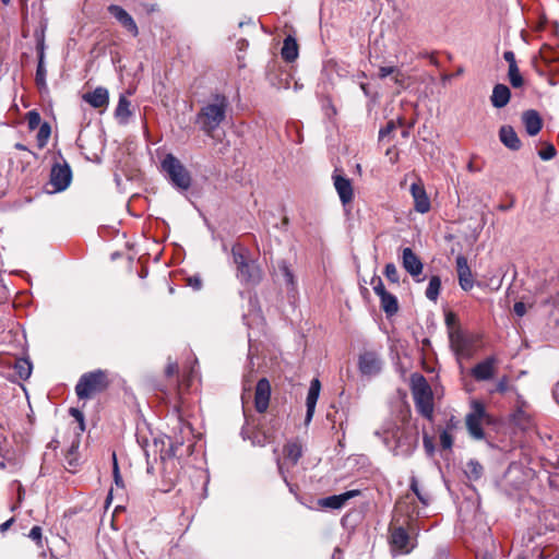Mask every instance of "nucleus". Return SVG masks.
I'll return each instance as SVG.
<instances>
[{
  "label": "nucleus",
  "mask_w": 559,
  "mask_h": 559,
  "mask_svg": "<svg viewBox=\"0 0 559 559\" xmlns=\"http://www.w3.org/2000/svg\"><path fill=\"white\" fill-rule=\"evenodd\" d=\"M374 435L381 438L384 445L396 456H409L418 443L416 432L393 420L384 421L381 428L374 431Z\"/></svg>",
  "instance_id": "obj_1"
},
{
  "label": "nucleus",
  "mask_w": 559,
  "mask_h": 559,
  "mask_svg": "<svg viewBox=\"0 0 559 559\" xmlns=\"http://www.w3.org/2000/svg\"><path fill=\"white\" fill-rule=\"evenodd\" d=\"M231 254L238 281L245 285H258L262 281L263 274L250 251L240 243H235L231 248Z\"/></svg>",
  "instance_id": "obj_2"
},
{
  "label": "nucleus",
  "mask_w": 559,
  "mask_h": 559,
  "mask_svg": "<svg viewBox=\"0 0 559 559\" xmlns=\"http://www.w3.org/2000/svg\"><path fill=\"white\" fill-rule=\"evenodd\" d=\"M160 171L170 186L178 192L185 193L192 186V177L186 166L174 154L168 153L160 160Z\"/></svg>",
  "instance_id": "obj_3"
},
{
  "label": "nucleus",
  "mask_w": 559,
  "mask_h": 559,
  "mask_svg": "<svg viewBox=\"0 0 559 559\" xmlns=\"http://www.w3.org/2000/svg\"><path fill=\"white\" fill-rule=\"evenodd\" d=\"M108 385L106 371L97 369L81 376L75 385V393L80 400H86L96 393L103 392Z\"/></svg>",
  "instance_id": "obj_4"
},
{
  "label": "nucleus",
  "mask_w": 559,
  "mask_h": 559,
  "mask_svg": "<svg viewBox=\"0 0 559 559\" xmlns=\"http://www.w3.org/2000/svg\"><path fill=\"white\" fill-rule=\"evenodd\" d=\"M483 423H490V416L480 401L473 400L471 411L465 417L467 431L473 439L483 440L485 438Z\"/></svg>",
  "instance_id": "obj_5"
},
{
  "label": "nucleus",
  "mask_w": 559,
  "mask_h": 559,
  "mask_svg": "<svg viewBox=\"0 0 559 559\" xmlns=\"http://www.w3.org/2000/svg\"><path fill=\"white\" fill-rule=\"evenodd\" d=\"M226 107H201L200 112L197 115L195 123L207 135L212 136L214 130L225 119Z\"/></svg>",
  "instance_id": "obj_6"
},
{
  "label": "nucleus",
  "mask_w": 559,
  "mask_h": 559,
  "mask_svg": "<svg viewBox=\"0 0 559 559\" xmlns=\"http://www.w3.org/2000/svg\"><path fill=\"white\" fill-rule=\"evenodd\" d=\"M389 532V544L393 556L407 555L416 547L415 540L403 526H391Z\"/></svg>",
  "instance_id": "obj_7"
},
{
  "label": "nucleus",
  "mask_w": 559,
  "mask_h": 559,
  "mask_svg": "<svg viewBox=\"0 0 559 559\" xmlns=\"http://www.w3.org/2000/svg\"><path fill=\"white\" fill-rule=\"evenodd\" d=\"M332 180L342 204L346 205L350 203L354 198V189L350 179L344 176L342 170L335 168L332 174Z\"/></svg>",
  "instance_id": "obj_8"
},
{
  "label": "nucleus",
  "mask_w": 559,
  "mask_h": 559,
  "mask_svg": "<svg viewBox=\"0 0 559 559\" xmlns=\"http://www.w3.org/2000/svg\"><path fill=\"white\" fill-rule=\"evenodd\" d=\"M72 180V170L67 163L56 164L50 171V183L53 186L55 191L60 192L66 190Z\"/></svg>",
  "instance_id": "obj_9"
},
{
  "label": "nucleus",
  "mask_w": 559,
  "mask_h": 559,
  "mask_svg": "<svg viewBox=\"0 0 559 559\" xmlns=\"http://www.w3.org/2000/svg\"><path fill=\"white\" fill-rule=\"evenodd\" d=\"M359 370L364 376L373 377L380 373L382 361L374 352H365L359 356Z\"/></svg>",
  "instance_id": "obj_10"
},
{
  "label": "nucleus",
  "mask_w": 559,
  "mask_h": 559,
  "mask_svg": "<svg viewBox=\"0 0 559 559\" xmlns=\"http://www.w3.org/2000/svg\"><path fill=\"white\" fill-rule=\"evenodd\" d=\"M455 264L460 287L465 292L471 290L474 287V277L468 266L467 259L460 254L455 259Z\"/></svg>",
  "instance_id": "obj_11"
},
{
  "label": "nucleus",
  "mask_w": 559,
  "mask_h": 559,
  "mask_svg": "<svg viewBox=\"0 0 559 559\" xmlns=\"http://www.w3.org/2000/svg\"><path fill=\"white\" fill-rule=\"evenodd\" d=\"M497 362L498 360L495 356H488L472 368L471 374L476 381L490 380L495 374V367Z\"/></svg>",
  "instance_id": "obj_12"
},
{
  "label": "nucleus",
  "mask_w": 559,
  "mask_h": 559,
  "mask_svg": "<svg viewBox=\"0 0 559 559\" xmlns=\"http://www.w3.org/2000/svg\"><path fill=\"white\" fill-rule=\"evenodd\" d=\"M411 194L414 199V209L416 212L425 214L430 211V200L421 182L412 183Z\"/></svg>",
  "instance_id": "obj_13"
},
{
  "label": "nucleus",
  "mask_w": 559,
  "mask_h": 559,
  "mask_svg": "<svg viewBox=\"0 0 559 559\" xmlns=\"http://www.w3.org/2000/svg\"><path fill=\"white\" fill-rule=\"evenodd\" d=\"M271 385L266 378H262L255 385L254 406L257 412L264 413L270 403Z\"/></svg>",
  "instance_id": "obj_14"
},
{
  "label": "nucleus",
  "mask_w": 559,
  "mask_h": 559,
  "mask_svg": "<svg viewBox=\"0 0 559 559\" xmlns=\"http://www.w3.org/2000/svg\"><path fill=\"white\" fill-rule=\"evenodd\" d=\"M360 495V490L352 489L340 495H333L319 500V506L322 508L338 510L345 506V503Z\"/></svg>",
  "instance_id": "obj_15"
},
{
  "label": "nucleus",
  "mask_w": 559,
  "mask_h": 559,
  "mask_svg": "<svg viewBox=\"0 0 559 559\" xmlns=\"http://www.w3.org/2000/svg\"><path fill=\"white\" fill-rule=\"evenodd\" d=\"M108 12L133 36L139 34V28L133 17L120 5L111 4L108 7Z\"/></svg>",
  "instance_id": "obj_16"
},
{
  "label": "nucleus",
  "mask_w": 559,
  "mask_h": 559,
  "mask_svg": "<svg viewBox=\"0 0 559 559\" xmlns=\"http://www.w3.org/2000/svg\"><path fill=\"white\" fill-rule=\"evenodd\" d=\"M321 390V383L319 379L314 378L310 382V386L308 390L307 399H306V417H305V424L308 425L313 417L316 405L320 395Z\"/></svg>",
  "instance_id": "obj_17"
},
{
  "label": "nucleus",
  "mask_w": 559,
  "mask_h": 559,
  "mask_svg": "<svg viewBox=\"0 0 559 559\" xmlns=\"http://www.w3.org/2000/svg\"><path fill=\"white\" fill-rule=\"evenodd\" d=\"M450 346L455 352L456 355H465L471 346V341L466 336L465 332L462 328L456 330H452L448 333Z\"/></svg>",
  "instance_id": "obj_18"
},
{
  "label": "nucleus",
  "mask_w": 559,
  "mask_h": 559,
  "mask_svg": "<svg viewBox=\"0 0 559 559\" xmlns=\"http://www.w3.org/2000/svg\"><path fill=\"white\" fill-rule=\"evenodd\" d=\"M411 389L414 400L432 396L431 388L421 373L415 372L411 376Z\"/></svg>",
  "instance_id": "obj_19"
},
{
  "label": "nucleus",
  "mask_w": 559,
  "mask_h": 559,
  "mask_svg": "<svg viewBox=\"0 0 559 559\" xmlns=\"http://www.w3.org/2000/svg\"><path fill=\"white\" fill-rule=\"evenodd\" d=\"M522 123L530 136L537 135L543 128V119L535 109H528L522 114Z\"/></svg>",
  "instance_id": "obj_20"
},
{
  "label": "nucleus",
  "mask_w": 559,
  "mask_h": 559,
  "mask_svg": "<svg viewBox=\"0 0 559 559\" xmlns=\"http://www.w3.org/2000/svg\"><path fill=\"white\" fill-rule=\"evenodd\" d=\"M277 269L286 286L288 298H295L297 294V281L293 270L285 260L278 262Z\"/></svg>",
  "instance_id": "obj_21"
},
{
  "label": "nucleus",
  "mask_w": 559,
  "mask_h": 559,
  "mask_svg": "<svg viewBox=\"0 0 559 559\" xmlns=\"http://www.w3.org/2000/svg\"><path fill=\"white\" fill-rule=\"evenodd\" d=\"M403 267L412 275L418 276L423 272V262L411 248H404L402 254Z\"/></svg>",
  "instance_id": "obj_22"
},
{
  "label": "nucleus",
  "mask_w": 559,
  "mask_h": 559,
  "mask_svg": "<svg viewBox=\"0 0 559 559\" xmlns=\"http://www.w3.org/2000/svg\"><path fill=\"white\" fill-rule=\"evenodd\" d=\"M499 140L511 151H519L522 147V142L511 126L506 124L499 129Z\"/></svg>",
  "instance_id": "obj_23"
},
{
  "label": "nucleus",
  "mask_w": 559,
  "mask_h": 559,
  "mask_svg": "<svg viewBox=\"0 0 559 559\" xmlns=\"http://www.w3.org/2000/svg\"><path fill=\"white\" fill-rule=\"evenodd\" d=\"M37 53H38V64L36 70V83L38 85L45 84L46 78V69L44 66V57H45V39L44 35L38 37L37 39Z\"/></svg>",
  "instance_id": "obj_24"
},
{
  "label": "nucleus",
  "mask_w": 559,
  "mask_h": 559,
  "mask_svg": "<svg viewBox=\"0 0 559 559\" xmlns=\"http://www.w3.org/2000/svg\"><path fill=\"white\" fill-rule=\"evenodd\" d=\"M83 100L88 105H108L109 94L107 88L97 87L93 92L85 93Z\"/></svg>",
  "instance_id": "obj_25"
},
{
  "label": "nucleus",
  "mask_w": 559,
  "mask_h": 559,
  "mask_svg": "<svg viewBox=\"0 0 559 559\" xmlns=\"http://www.w3.org/2000/svg\"><path fill=\"white\" fill-rule=\"evenodd\" d=\"M282 58L287 62H293L298 57V44L292 36H287L284 39L282 51Z\"/></svg>",
  "instance_id": "obj_26"
},
{
  "label": "nucleus",
  "mask_w": 559,
  "mask_h": 559,
  "mask_svg": "<svg viewBox=\"0 0 559 559\" xmlns=\"http://www.w3.org/2000/svg\"><path fill=\"white\" fill-rule=\"evenodd\" d=\"M510 88L504 84H496L490 97L491 105H508L510 100Z\"/></svg>",
  "instance_id": "obj_27"
},
{
  "label": "nucleus",
  "mask_w": 559,
  "mask_h": 559,
  "mask_svg": "<svg viewBox=\"0 0 559 559\" xmlns=\"http://www.w3.org/2000/svg\"><path fill=\"white\" fill-rule=\"evenodd\" d=\"M464 474L471 481H477L484 474L483 465L475 459H471L464 468Z\"/></svg>",
  "instance_id": "obj_28"
},
{
  "label": "nucleus",
  "mask_w": 559,
  "mask_h": 559,
  "mask_svg": "<svg viewBox=\"0 0 559 559\" xmlns=\"http://www.w3.org/2000/svg\"><path fill=\"white\" fill-rule=\"evenodd\" d=\"M380 298V306L388 317L395 314L399 310L397 298L391 294L385 293Z\"/></svg>",
  "instance_id": "obj_29"
},
{
  "label": "nucleus",
  "mask_w": 559,
  "mask_h": 559,
  "mask_svg": "<svg viewBox=\"0 0 559 559\" xmlns=\"http://www.w3.org/2000/svg\"><path fill=\"white\" fill-rule=\"evenodd\" d=\"M417 412L425 418L431 419L433 415L432 396L414 400Z\"/></svg>",
  "instance_id": "obj_30"
},
{
  "label": "nucleus",
  "mask_w": 559,
  "mask_h": 559,
  "mask_svg": "<svg viewBox=\"0 0 559 559\" xmlns=\"http://www.w3.org/2000/svg\"><path fill=\"white\" fill-rule=\"evenodd\" d=\"M378 76L380 79L392 76V80L396 84H403L405 80L404 74L396 67H381Z\"/></svg>",
  "instance_id": "obj_31"
},
{
  "label": "nucleus",
  "mask_w": 559,
  "mask_h": 559,
  "mask_svg": "<svg viewBox=\"0 0 559 559\" xmlns=\"http://www.w3.org/2000/svg\"><path fill=\"white\" fill-rule=\"evenodd\" d=\"M32 368V362L26 358L17 359L14 364L15 374L22 380H26L31 377Z\"/></svg>",
  "instance_id": "obj_32"
},
{
  "label": "nucleus",
  "mask_w": 559,
  "mask_h": 559,
  "mask_svg": "<svg viewBox=\"0 0 559 559\" xmlns=\"http://www.w3.org/2000/svg\"><path fill=\"white\" fill-rule=\"evenodd\" d=\"M284 454L286 460H288L292 465H296L302 455L301 447L296 442L287 443L284 447Z\"/></svg>",
  "instance_id": "obj_33"
},
{
  "label": "nucleus",
  "mask_w": 559,
  "mask_h": 559,
  "mask_svg": "<svg viewBox=\"0 0 559 559\" xmlns=\"http://www.w3.org/2000/svg\"><path fill=\"white\" fill-rule=\"evenodd\" d=\"M441 289V280L439 276H431L426 288L425 295L431 301H437Z\"/></svg>",
  "instance_id": "obj_34"
},
{
  "label": "nucleus",
  "mask_w": 559,
  "mask_h": 559,
  "mask_svg": "<svg viewBox=\"0 0 559 559\" xmlns=\"http://www.w3.org/2000/svg\"><path fill=\"white\" fill-rule=\"evenodd\" d=\"M38 133H37V144L38 146L41 148L44 147L49 138H50V134H51V127L50 124L47 122V121H44L39 127H38Z\"/></svg>",
  "instance_id": "obj_35"
},
{
  "label": "nucleus",
  "mask_w": 559,
  "mask_h": 559,
  "mask_svg": "<svg viewBox=\"0 0 559 559\" xmlns=\"http://www.w3.org/2000/svg\"><path fill=\"white\" fill-rule=\"evenodd\" d=\"M508 78H509V81H510V84L514 87V88H518V87H521L523 85V76L522 74L520 73V70H519V67L518 66H510L509 69H508Z\"/></svg>",
  "instance_id": "obj_36"
},
{
  "label": "nucleus",
  "mask_w": 559,
  "mask_h": 559,
  "mask_svg": "<svg viewBox=\"0 0 559 559\" xmlns=\"http://www.w3.org/2000/svg\"><path fill=\"white\" fill-rule=\"evenodd\" d=\"M133 111L130 107H116L115 118L120 124H126L132 117Z\"/></svg>",
  "instance_id": "obj_37"
},
{
  "label": "nucleus",
  "mask_w": 559,
  "mask_h": 559,
  "mask_svg": "<svg viewBox=\"0 0 559 559\" xmlns=\"http://www.w3.org/2000/svg\"><path fill=\"white\" fill-rule=\"evenodd\" d=\"M26 120H27V127L31 131H34L43 123L40 115L36 110H31L29 112H27Z\"/></svg>",
  "instance_id": "obj_38"
},
{
  "label": "nucleus",
  "mask_w": 559,
  "mask_h": 559,
  "mask_svg": "<svg viewBox=\"0 0 559 559\" xmlns=\"http://www.w3.org/2000/svg\"><path fill=\"white\" fill-rule=\"evenodd\" d=\"M384 275L386 276V278L394 283V284H397L400 282V275H399V271L395 266L394 263H388L384 267Z\"/></svg>",
  "instance_id": "obj_39"
},
{
  "label": "nucleus",
  "mask_w": 559,
  "mask_h": 559,
  "mask_svg": "<svg viewBox=\"0 0 559 559\" xmlns=\"http://www.w3.org/2000/svg\"><path fill=\"white\" fill-rule=\"evenodd\" d=\"M444 322L447 325L448 333H450L452 330L461 328L459 324V319L454 312H447L444 316Z\"/></svg>",
  "instance_id": "obj_40"
},
{
  "label": "nucleus",
  "mask_w": 559,
  "mask_h": 559,
  "mask_svg": "<svg viewBox=\"0 0 559 559\" xmlns=\"http://www.w3.org/2000/svg\"><path fill=\"white\" fill-rule=\"evenodd\" d=\"M372 288H373V292L377 296L381 297L382 295H384L385 293H388L384 288V285H383V282L381 280V277L379 276H373L371 278V282H370Z\"/></svg>",
  "instance_id": "obj_41"
},
{
  "label": "nucleus",
  "mask_w": 559,
  "mask_h": 559,
  "mask_svg": "<svg viewBox=\"0 0 559 559\" xmlns=\"http://www.w3.org/2000/svg\"><path fill=\"white\" fill-rule=\"evenodd\" d=\"M556 153H557V151H556L555 146L552 144H548L545 148H543L538 152V156L543 160H550L556 156Z\"/></svg>",
  "instance_id": "obj_42"
},
{
  "label": "nucleus",
  "mask_w": 559,
  "mask_h": 559,
  "mask_svg": "<svg viewBox=\"0 0 559 559\" xmlns=\"http://www.w3.org/2000/svg\"><path fill=\"white\" fill-rule=\"evenodd\" d=\"M28 537L33 539L39 547H43V536L40 526H33L28 533Z\"/></svg>",
  "instance_id": "obj_43"
},
{
  "label": "nucleus",
  "mask_w": 559,
  "mask_h": 559,
  "mask_svg": "<svg viewBox=\"0 0 559 559\" xmlns=\"http://www.w3.org/2000/svg\"><path fill=\"white\" fill-rule=\"evenodd\" d=\"M440 443L445 450H450L453 445V438L447 429L440 433Z\"/></svg>",
  "instance_id": "obj_44"
},
{
  "label": "nucleus",
  "mask_w": 559,
  "mask_h": 559,
  "mask_svg": "<svg viewBox=\"0 0 559 559\" xmlns=\"http://www.w3.org/2000/svg\"><path fill=\"white\" fill-rule=\"evenodd\" d=\"M112 461H114L112 474H114L115 484L118 487H122L123 486V480H122V477H121L120 472H119V466H118V463H117V457H116V453L115 452L112 453Z\"/></svg>",
  "instance_id": "obj_45"
},
{
  "label": "nucleus",
  "mask_w": 559,
  "mask_h": 559,
  "mask_svg": "<svg viewBox=\"0 0 559 559\" xmlns=\"http://www.w3.org/2000/svg\"><path fill=\"white\" fill-rule=\"evenodd\" d=\"M423 443H424V448H425V451L427 452V454L429 456L433 455V453H435L433 439L431 437H429L428 435H425L424 439H423Z\"/></svg>",
  "instance_id": "obj_46"
},
{
  "label": "nucleus",
  "mask_w": 559,
  "mask_h": 559,
  "mask_svg": "<svg viewBox=\"0 0 559 559\" xmlns=\"http://www.w3.org/2000/svg\"><path fill=\"white\" fill-rule=\"evenodd\" d=\"M509 389V378L507 376H503L499 379L496 385V391L499 393H506Z\"/></svg>",
  "instance_id": "obj_47"
},
{
  "label": "nucleus",
  "mask_w": 559,
  "mask_h": 559,
  "mask_svg": "<svg viewBox=\"0 0 559 559\" xmlns=\"http://www.w3.org/2000/svg\"><path fill=\"white\" fill-rule=\"evenodd\" d=\"M70 413L71 415L79 421L80 424V429L83 431L85 429L84 427V415L81 411L76 409V408H71L70 409Z\"/></svg>",
  "instance_id": "obj_48"
},
{
  "label": "nucleus",
  "mask_w": 559,
  "mask_h": 559,
  "mask_svg": "<svg viewBox=\"0 0 559 559\" xmlns=\"http://www.w3.org/2000/svg\"><path fill=\"white\" fill-rule=\"evenodd\" d=\"M187 283L194 290H199L202 287V280L199 276L188 277Z\"/></svg>",
  "instance_id": "obj_49"
},
{
  "label": "nucleus",
  "mask_w": 559,
  "mask_h": 559,
  "mask_svg": "<svg viewBox=\"0 0 559 559\" xmlns=\"http://www.w3.org/2000/svg\"><path fill=\"white\" fill-rule=\"evenodd\" d=\"M513 311L518 317H523L526 313V306L522 301H518L513 306Z\"/></svg>",
  "instance_id": "obj_50"
},
{
  "label": "nucleus",
  "mask_w": 559,
  "mask_h": 559,
  "mask_svg": "<svg viewBox=\"0 0 559 559\" xmlns=\"http://www.w3.org/2000/svg\"><path fill=\"white\" fill-rule=\"evenodd\" d=\"M169 441H170V448L168 450V455L171 456V455H175L176 454V451L178 449L179 445H182L183 444V440L182 439H176L175 441H173L170 438H168Z\"/></svg>",
  "instance_id": "obj_51"
},
{
  "label": "nucleus",
  "mask_w": 559,
  "mask_h": 559,
  "mask_svg": "<svg viewBox=\"0 0 559 559\" xmlns=\"http://www.w3.org/2000/svg\"><path fill=\"white\" fill-rule=\"evenodd\" d=\"M277 468H278V473H280V475L282 476V478H283L284 483L289 487V490L292 491V490H293V489H292V486H290V484H289V481H288V479H287V475H286V472H285V469H284V463H283V462H281V460H280V459H277Z\"/></svg>",
  "instance_id": "obj_52"
},
{
  "label": "nucleus",
  "mask_w": 559,
  "mask_h": 559,
  "mask_svg": "<svg viewBox=\"0 0 559 559\" xmlns=\"http://www.w3.org/2000/svg\"><path fill=\"white\" fill-rule=\"evenodd\" d=\"M503 58L504 60L509 63V67L512 64V66H518L516 64V60H515V55L513 51L511 50H508V51H504L503 53Z\"/></svg>",
  "instance_id": "obj_53"
},
{
  "label": "nucleus",
  "mask_w": 559,
  "mask_h": 559,
  "mask_svg": "<svg viewBox=\"0 0 559 559\" xmlns=\"http://www.w3.org/2000/svg\"><path fill=\"white\" fill-rule=\"evenodd\" d=\"M409 487H411V490L416 495V497H418V495L421 493V491L419 490L417 478L415 476L411 477Z\"/></svg>",
  "instance_id": "obj_54"
},
{
  "label": "nucleus",
  "mask_w": 559,
  "mask_h": 559,
  "mask_svg": "<svg viewBox=\"0 0 559 559\" xmlns=\"http://www.w3.org/2000/svg\"><path fill=\"white\" fill-rule=\"evenodd\" d=\"M14 521H15L14 518H10L9 520H7L2 524H0V533L7 532L12 526Z\"/></svg>",
  "instance_id": "obj_55"
},
{
  "label": "nucleus",
  "mask_w": 559,
  "mask_h": 559,
  "mask_svg": "<svg viewBox=\"0 0 559 559\" xmlns=\"http://www.w3.org/2000/svg\"><path fill=\"white\" fill-rule=\"evenodd\" d=\"M178 371V366L175 362H169L166 367V374L168 377L175 374Z\"/></svg>",
  "instance_id": "obj_56"
},
{
  "label": "nucleus",
  "mask_w": 559,
  "mask_h": 559,
  "mask_svg": "<svg viewBox=\"0 0 559 559\" xmlns=\"http://www.w3.org/2000/svg\"><path fill=\"white\" fill-rule=\"evenodd\" d=\"M392 128H393V123L389 122L386 128L380 130V132H379L380 138H383L386 133H389L392 130Z\"/></svg>",
  "instance_id": "obj_57"
},
{
  "label": "nucleus",
  "mask_w": 559,
  "mask_h": 559,
  "mask_svg": "<svg viewBox=\"0 0 559 559\" xmlns=\"http://www.w3.org/2000/svg\"><path fill=\"white\" fill-rule=\"evenodd\" d=\"M467 169H468V171H471V173H475V171H480V170H481V168H480V167H478V166H476L473 162H469V163L467 164Z\"/></svg>",
  "instance_id": "obj_58"
},
{
  "label": "nucleus",
  "mask_w": 559,
  "mask_h": 559,
  "mask_svg": "<svg viewBox=\"0 0 559 559\" xmlns=\"http://www.w3.org/2000/svg\"><path fill=\"white\" fill-rule=\"evenodd\" d=\"M117 105H130V102L124 94H121Z\"/></svg>",
  "instance_id": "obj_59"
},
{
  "label": "nucleus",
  "mask_w": 559,
  "mask_h": 559,
  "mask_svg": "<svg viewBox=\"0 0 559 559\" xmlns=\"http://www.w3.org/2000/svg\"><path fill=\"white\" fill-rule=\"evenodd\" d=\"M418 500L424 503V504H428V501H429V498L428 496L424 495L423 492L420 495H418Z\"/></svg>",
  "instance_id": "obj_60"
},
{
  "label": "nucleus",
  "mask_w": 559,
  "mask_h": 559,
  "mask_svg": "<svg viewBox=\"0 0 559 559\" xmlns=\"http://www.w3.org/2000/svg\"><path fill=\"white\" fill-rule=\"evenodd\" d=\"M224 102H225V97H224V96H222V97H221V96H217V97H216V104H215V105L223 106V105H225V104H224Z\"/></svg>",
  "instance_id": "obj_61"
},
{
  "label": "nucleus",
  "mask_w": 559,
  "mask_h": 559,
  "mask_svg": "<svg viewBox=\"0 0 559 559\" xmlns=\"http://www.w3.org/2000/svg\"><path fill=\"white\" fill-rule=\"evenodd\" d=\"M511 207H512V204H507V205L501 204V205H499V210L500 211H509Z\"/></svg>",
  "instance_id": "obj_62"
},
{
  "label": "nucleus",
  "mask_w": 559,
  "mask_h": 559,
  "mask_svg": "<svg viewBox=\"0 0 559 559\" xmlns=\"http://www.w3.org/2000/svg\"><path fill=\"white\" fill-rule=\"evenodd\" d=\"M15 148L20 150V151H26L27 150V147L24 144H22V143H16L15 144Z\"/></svg>",
  "instance_id": "obj_63"
},
{
  "label": "nucleus",
  "mask_w": 559,
  "mask_h": 559,
  "mask_svg": "<svg viewBox=\"0 0 559 559\" xmlns=\"http://www.w3.org/2000/svg\"><path fill=\"white\" fill-rule=\"evenodd\" d=\"M479 559H493V556L488 554V552H486Z\"/></svg>",
  "instance_id": "obj_64"
}]
</instances>
